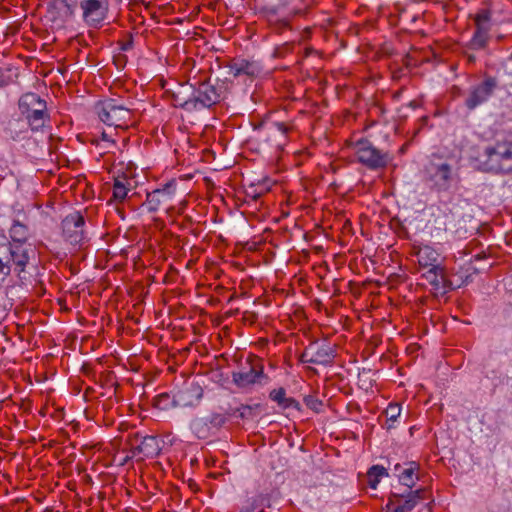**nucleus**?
Instances as JSON below:
<instances>
[{
	"label": "nucleus",
	"instance_id": "1",
	"mask_svg": "<svg viewBox=\"0 0 512 512\" xmlns=\"http://www.w3.org/2000/svg\"><path fill=\"white\" fill-rule=\"evenodd\" d=\"M480 165L483 171L508 175L512 174V138H504L485 147Z\"/></svg>",
	"mask_w": 512,
	"mask_h": 512
},
{
	"label": "nucleus",
	"instance_id": "2",
	"mask_svg": "<svg viewBox=\"0 0 512 512\" xmlns=\"http://www.w3.org/2000/svg\"><path fill=\"white\" fill-rule=\"evenodd\" d=\"M21 116L32 132L50 131V114L47 103L36 93H25L18 101Z\"/></svg>",
	"mask_w": 512,
	"mask_h": 512
},
{
	"label": "nucleus",
	"instance_id": "3",
	"mask_svg": "<svg viewBox=\"0 0 512 512\" xmlns=\"http://www.w3.org/2000/svg\"><path fill=\"white\" fill-rule=\"evenodd\" d=\"M191 95L180 103V107L187 110L210 108L223 98L224 87L212 85L209 82H199L198 86L190 85Z\"/></svg>",
	"mask_w": 512,
	"mask_h": 512
},
{
	"label": "nucleus",
	"instance_id": "4",
	"mask_svg": "<svg viewBox=\"0 0 512 512\" xmlns=\"http://www.w3.org/2000/svg\"><path fill=\"white\" fill-rule=\"evenodd\" d=\"M423 179L431 190L447 191L453 181L452 167L444 161H431L424 168Z\"/></svg>",
	"mask_w": 512,
	"mask_h": 512
},
{
	"label": "nucleus",
	"instance_id": "5",
	"mask_svg": "<svg viewBox=\"0 0 512 512\" xmlns=\"http://www.w3.org/2000/svg\"><path fill=\"white\" fill-rule=\"evenodd\" d=\"M95 110L100 120L109 126L122 128L127 126L130 120V110L113 98L98 102Z\"/></svg>",
	"mask_w": 512,
	"mask_h": 512
},
{
	"label": "nucleus",
	"instance_id": "6",
	"mask_svg": "<svg viewBox=\"0 0 512 512\" xmlns=\"http://www.w3.org/2000/svg\"><path fill=\"white\" fill-rule=\"evenodd\" d=\"M337 356L336 349L326 340H314L305 347L299 360L301 363L328 366Z\"/></svg>",
	"mask_w": 512,
	"mask_h": 512
},
{
	"label": "nucleus",
	"instance_id": "7",
	"mask_svg": "<svg viewBox=\"0 0 512 512\" xmlns=\"http://www.w3.org/2000/svg\"><path fill=\"white\" fill-rule=\"evenodd\" d=\"M228 417L223 413H211L206 416H198L191 420L190 430L198 439H208L215 436L225 425Z\"/></svg>",
	"mask_w": 512,
	"mask_h": 512
},
{
	"label": "nucleus",
	"instance_id": "8",
	"mask_svg": "<svg viewBox=\"0 0 512 512\" xmlns=\"http://www.w3.org/2000/svg\"><path fill=\"white\" fill-rule=\"evenodd\" d=\"M354 149L358 161L371 170L384 168L388 164V155L374 147L367 139L358 140Z\"/></svg>",
	"mask_w": 512,
	"mask_h": 512
},
{
	"label": "nucleus",
	"instance_id": "9",
	"mask_svg": "<svg viewBox=\"0 0 512 512\" xmlns=\"http://www.w3.org/2000/svg\"><path fill=\"white\" fill-rule=\"evenodd\" d=\"M83 21L93 28L99 27L107 18L109 0H79Z\"/></svg>",
	"mask_w": 512,
	"mask_h": 512
},
{
	"label": "nucleus",
	"instance_id": "10",
	"mask_svg": "<svg viewBox=\"0 0 512 512\" xmlns=\"http://www.w3.org/2000/svg\"><path fill=\"white\" fill-rule=\"evenodd\" d=\"M85 219L80 212H73L62 220V233L66 241L72 245H81L86 239Z\"/></svg>",
	"mask_w": 512,
	"mask_h": 512
},
{
	"label": "nucleus",
	"instance_id": "11",
	"mask_svg": "<svg viewBox=\"0 0 512 512\" xmlns=\"http://www.w3.org/2000/svg\"><path fill=\"white\" fill-rule=\"evenodd\" d=\"M176 180L172 179L164 184L161 188H157L147 193L146 201L143 204L147 211L154 213L162 206L169 205L176 193Z\"/></svg>",
	"mask_w": 512,
	"mask_h": 512
},
{
	"label": "nucleus",
	"instance_id": "12",
	"mask_svg": "<svg viewBox=\"0 0 512 512\" xmlns=\"http://www.w3.org/2000/svg\"><path fill=\"white\" fill-rule=\"evenodd\" d=\"M497 87V80L493 77H487L483 82L473 87L465 100V105L469 110H473L479 105L485 103L493 94Z\"/></svg>",
	"mask_w": 512,
	"mask_h": 512
},
{
	"label": "nucleus",
	"instance_id": "13",
	"mask_svg": "<svg viewBox=\"0 0 512 512\" xmlns=\"http://www.w3.org/2000/svg\"><path fill=\"white\" fill-rule=\"evenodd\" d=\"M0 242L3 248L7 249V261L11 266V263L15 264L19 272L25 270L27 263L29 262V252L31 248L25 245L12 244L8 241L5 235H0Z\"/></svg>",
	"mask_w": 512,
	"mask_h": 512
},
{
	"label": "nucleus",
	"instance_id": "14",
	"mask_svg": "<svg viewBox=\"0 0 512 512\" xmlns=\"http://www.w3.org/2000/svg\"><path fill=\"white\" fill-rule=\"evenodd\" d=\"M0 242L3 248L7 249V261L11 266V263L15 264L19 272L25 270L27 263L29 262V252L31 248L25 245L12 244L8 241L5 235H0Z\"/></svg>",
	"mask_w": 512,
	"mask_h": 512
},
{
	"label": "nucleus",
	"instance_id": "15",
	"mask_svg": "<svg viewBox=\"0 0 512 512\" xmlns=\"http://www.w3.org/2000/svg\"><path fill=\"white\" fill-rule=\"evenodd\" d=\"M160 443L161 441L156 436L147 435L142 437L140 443L132 447L131 456H127L125 461L138 455L143 456L141 459L158 456L161 451Z\"/></svg>",
	"mask_w": 512,
	"mask_h": 512
},
{
	"label": "nucleus",
	"instance_id": "16",
	"mask_svg": "<svg viewBox=\"0 0 512 512\" xmlns=\"http://www.w3.org/2000/svg\"><path fill=\"white\" fill-rule=\"evenodd\" d=\"M203 396V389L197 383H190L174 394V403L178 407L196 405Z\"/></svg>",
	"mask_w": 512,
	"mask_h": 512
},
{
	"label": "nucleus",
	"instance_id": "17",
	"mask_svg": "<svg viewBox=\"0 0 512 512\" xmlns=\"http://www.w3.org/2000/svg\"><path fill=\"white\" fill-rule=\"evenodd\" d=\"M233 382L240 388H246L255 383L267 382L268 377L263 373L262 369L257 370L254 366L248 364L246 371L241 370L232 373Z\"/></svg>",
	"mask_w": 512,
	"mask_h": 512
},
{
	"label": "nucleus",
	"instance_id": "18",
	"mask_svg": "<svg viewBox=\"0 0 512 512\" xmlns=\"http://www.w3.org/2000/svg\"><path fill=\"white\" fill-rule=\"evenodd\" d=\"M229 74L234 77L246 75L257 77L263 71L262 65L256 60L234 59L229 65Z\"/></svg>",
	"mask_w": 512,
	"mask_h": 512
},
{
	"label": "nucleus",
	"instance_id": "19",
	"mask_svg": "<svg viewBox=\"0 0 512 512\" xmlns=\"http://www.w3.org/2000/svg\"><path fill=\"white\" fill-rule=\"evenodd\" d=\"M424 494V489L409 490L403 492L402 494L392 493L393 498H405L404 502L401 505H398L392 512H411L418 504V502L425 498Z\"/></svg>",
	"mask_w": 512,
	"mask_h": 512
},
{
	"label": "nucleus",
	"instance_id": "20",
	"mask_svg": "<svg viewBox=\"0 0 512 512\" xmlns=\"http://www.w3.org/2000/svg\"><path fill=\"white\" fill-rule=\"evenodd\" d=\"M425 279L436 289L441 290L442 293L446 292V288L450 287V283L444 278V275L441 273L440 266H434L429 268L426 273L423 274Z\"/></svg>",
	"mask_w": 512,
	"mask_h": 512
},
{
	"label": "nucleus",
	"instance_id": "21",
	"mask_svg": "<svg viewBox=\"0 0 512 512\" xmlns=\"http://www.w3.org/2000/svg\"><path fill=\"white\" fill-rule=\"evenodd\" d=\"M418 262L423 267L432 268L434 266H439L437 264L439 259V253L432 248L431 246L424 245L418 248L417 251Z\"/></svg>",
	"mask_w": 512,
	"mask_h": 512
},
{
	"label": "nucleus",
	"instance_id": "22",
	"mask_svg": "<svg viewBox=\"0 0 512 512\" xmlns=\"http://www.w3.org/2000/svg\"><path fill=\"white\" fill-rule=\"evenodd\" d=\"M418 467V464L415 462H410L408 467L403 468L400 473L396 474L399 482L407 487V491L412 490L416 480H418V476L415 473L418 470Z\"/></svg>",
	"mask_w": 512,
	"mask_h": 512
},
{
	"label": "nucleus",
	"instance_id": "23",
	"mask_svg": "<svg viewBox=\"0 0 512 512\" xmlns=\"http://www.w3.org/2000/svg\"><path fill=\"white\" fill-rule=\"evenodd\" d=\"M489 31L487 27L479 26L476 28L467 47L471 50H481L487 46L489 40Z\"/></svg>",
	"mask_w": 512,
	"mask_h": 512
},
{
	"label": "nucleus",
	"instance_id": "24",
	"mask_svg": "<svg viewBox=\"0 0 512 512\" xmlns=\"http://www.w3.org/2000/svg\"><path fill=\"white\" fill-rule=\"evenodd\" d=\"M78 3L79 0H52L51 5L59 17L68 18L74 15Z\"/></svg>",
	"mask_w": 512,
	"mask_h": 512
},
{
	"label": "nucleus",
	"instance_id": "25",
	"mask_svg": "<svg viewBox=\"0 0 512 512\" xmlns=\"http://www.w3.org/2000/svg\"><path fill=\"white\" fill-rule=\"evenodd\" d=\"M12 244L25 245L28 239V228L18 220H14L9 230Z\"/></svg>",
	"mask_w": 512,
	"mask_h": 512
},
{
	"label": "nucleus",
	"instance_id": "26",
	"mask_svg": "<svg viewBox=\"0 0 512 512\" xmlns=\"http://www.w3.org/2000/svg\"><path fill=\"white\" fill-rule=\"evenodd\" d=\"M250 512H263L265 506H270V498L268 494L259 493L254 497L248 498L244 505Z\"/></svg>",
	"mask_w": 512,
	"mask_h": 512
},
{
	"label": "nucleus",
	"instance_id": "27",
	"mask_svg": "<svg viewBox=\"0 0 512 512\" xmlns=\"http://www.w3.org/2000/svg\"><path fill=\"white\" fill-rule=\"evenodd\" d=\"M367 475L369 486L373 489H376L380 482V478L383 476H388V472L383 466L373 465L371 468H369Z\"/></svg>",
	"mask_w": 512,
	"mask_h": 512
},
{
	"label": "nucleus",
	"instance_id": "28",
	"mask_svg": "<svg viewBox=\"0 0 512 512\" xmlns=\"http://www.w3.org/2000/svg\"><path fill=\"white\" fill-rule=\"evenodd\" d=\"M154 406L159 410H168L171 407H177L174 403V395L170 396L168 393L157 395L153 400Z\"/></svg>",
	"mask_w": 512,
	"mask_h": 512
},
{
	"label": "nucleus",
	"instance_id": "29",
	"mask_svg": "<svg viewBox=\"0 0 512 512\" xmlns=\"http://www.w3.org/2000/svg\"><path fill=\"white\" fill-rule=\"evenodd\" d=\"M17 77V73L13 68H0V88L9 85Z\"/></svg>",
	"mask_w": 512,
	"mask_h": 512
},
{
	"label": "nucleus",
	"instance_id": "30",
	"mask_svg": "<svg viewBox=\"0 0 512 512\" xmlns=\"http://www.w3.org/2000/svg\"><path fill=\"white\" fill-rule=\"evenodd\" d=\"M306 406L316 413H320L323 409V401L314 395H307L304 397Z\"/></svg>",
	"mask_w": 512,
	"mask_h": 512
},
{
	"label": "nucleus",
	"instance_id": "31",
	"mask_svg": "<svg viewBox=\"0 0 512 512\" xmlns=\"http://www.w3.org/2000/svg\"><path fill=\"white\" fill-rule=\"evenodd\" d=\"M490 19L491 14L488 10L480 11L475 17L476 28H478L479 26H483L487 27V29L490 30Z\"/></svg>",
	"mask_w": 512,
	"mask_h": 512
},
{
	"label": "nucleus",
	"instance_id": "32",
	"mask_svg": "<svg viewBox=\"0 0 512 512\" xmlns=\"http://www.w3.org/2000/svg\"><path fill=\"white\" fill-rule=\"evenodd\" d=\"M128 189L126 188L125 184L121 182L120 180H116L113 186V196L117 200H124L127 196Z\"/></svg>",
	"mask_w": 512,
	"mask_h": 512
},
{
	"label": "nucleus",
	"instance_id": "33",
	"mask_svg": "<svg viewBox=\"0 0 512 512\" xmlns=\"http://www.w3.org/2000/svg\"><path fill=\"white\" fill-rule=\"evenodd\" d=\"M267 190H268V187L264 186V184H260L258 186V188H254L253 186H251L246 191V197L250 198L252 201H256Z\"/></svg>",
	"mask_w": 512,
	"mask_h": 512
},
{
	"label": "nucleus",
	"instance_id": "34",
	"mask_svg": "<svg viewBox=\"0 0 512 512\" xmlns=\"http://www.w3.org/2000/svg\"><path fill=\"white\" fill-rule=\"evenodd\" d=\"M401 408L398 404H390L386 409V416L389 421H396L400 416Z\"/></svg>",
	"mask_w": 512,
	"mask_h": 512
},
{
	"label": "nucleus",
	"instance_id": "35",
	"mask_svg": "<svg viewBox=\"0 0 512 512\" xmlns=\"http://www.w3.org/2000/svg\"><path fill=\"white\" fill-rule=\"evenodd\" d=\"M270 398L277 402L278 405L281 407V405L283 404L285 398H286V391L284 388H279V389H274L273 391H271L270 393Z\"/></svg>",
	"mask_w": 512,
	"mask_h": 512
},
{
	"label": "nucleus",
	"instance_id": "36",
	"mask_svg": "<svg viewBox=\"0 0 512 512\" xmlns=\"http://www.w3.org/2000/svg\"><path fill=\"white\" fill-rule=\"evenodd\" d=\"M281 407L283 409H290V408H293V409H296L298 411L301 410V406H300V403L295 400L294 398H285L283 404L281 405Z\"/></svg>",
	"mask_w": 512,
	"mask_h": 512
},
{
	"label": "nucleus",
	"instance_id": "37",
	"mask_svg": "<svg viewBox=\"0 0 512 512\" xmlns=\"http://www.w3.org/2000/svg\"><path fill=\"white\" fill-rule=\"evenodd\" d=\"M236 412H239V417L246 418L252 413V408L250 406H242L238 408L233 415H236Z\"/></svg>",
	"mask_w": 512,
	"mask_h": 512
},
{
	"label": "nucleus",
	"instance_id": "38",
	"mask_svg": "<svg viewBox=\"0 0 512 512\" xmlns=\"http://www.w3.org/2000/svg\"><path fill=\"white\" fill-rule=\"evenodd\" d=\"M273 128H275L276 131H278L280 134L285 135L288 132V127L281 122H275L273 123Z\"/></svg>",
	"mask_w": 512,
	"mask_h": 512
},
{
	"label": "nucleus",
	"instance_id": "39",
	"mask_svg": "<svg viewBox=\"0 0 512 512\" xmlns=\"http://www.w3.org/2000/svg\"><path fill=\"white\" fill-rule=\"evenodd\" d=\"M131 48H132V40H128V41H127V42H125V43L122 45V47H121V49H122L123 51H128V50H130Z\"/></svg>",
	"mask_w": 512,
	"mask_h": 512
},
{
	"label": "nucleus",
	"instance_id": "40",
	"mask_svg": "<svg viewBox=\"0 0 512 512\" xmlns=\"http://www.w3.org/2000/svg\"><path fill=\"white\" fill-rule=\"evenodd\" d=\"M101 138H102L103 141L113 143V141L110 139L109 135L106 132L102 133Z\"/></svg>",
	"mask_w": 512,
	"mask_h": 512
},
{
	"label": "nucleus",
	"instance_id": "41",
	"mask_svg": "<svg viewBox=\"0 0 512 512\" xmlns=\"http://www.w3.org/2000/svg\"><path fill=\"white\" fill-rule=\"evenodd\" d=\"M391 497H393V496L391 495ZM393 503H394L393 499H392V498H390V499H389V502H388V503H387V505H386L387 512H392L390 509H391V506L393 505Z\"/></svg>",
	"mask_w": 512,
	"mask_h": 512
},
{
	"label": "nucleus",
	"instance_id": "42",
	"mask_svg": "<svg viewBox=\"0 0 512 512\" xmlns=\"http://www.w3.org/2000/svg\"><path fill=\"white\" fill-rule=\"evenodd\" d=\"M394 470H395V472H399L400 473L403 470V468L401 467L400 464H396L395 467H394Z\"/></svg>",
	"mask_w": 512,
	"mask_h": 512
},
{
	"label": "nucleus",
	"instance_id": "43",
	"mask_svg": "<svg viewBox=\"0 0 512 512\" xmlns=\"http://www.w3.org/2000/svg\"><path fill=\"white\" fill-rule=\"evenodd\" d=\"M470 277H471V274L466 275V278H465V280L462 283L463 284L469 283L471 281Z\"/></svg>",
	"mask_w": 512,
	"mask_h": 512
},
{
	"label": "nucleus",
	"instance_id": "44",
	"mask_svg": "<svg viewBox=\"0 0 512 512\" xmlns=\"http://www.w3.org/2000/svg\"><path fill=\"white\" fill-rule=\"evenodd\" d=\"M476 60V57L474 55H468V61L469 62H474Z\"/></svg>",
	"mask_w": 512,
	"mask_h": 512
},
{
	"label": "nucleus",
	"instance_id": "45",
	"mask_svg": "<svg viewBox=\"0 0 512 512\" xmlns=\"http://www.w3.org/2000/svg\"><path fill=\"white\" fill-rule=\"evenodd\" d=\"M484 258H485V255H482V254H477V255L475 256V259H476V260H480V259H484Z\"/></svg>",
	"mask_w": 512,
	"mask_h": 512
},
{
	"label": "nucleus",
	"instance_id": "46",
	"mask_svg": "<svg viewBox=\"0 0 512 512\" xmlns=\"http://www.w3.org/2000/svg\"><path fill=\"white\" fill-rule=\"evenodd\" d=\"M238 512H250L245 506H243Z\"/></svg>",
	"mask_w": 512,
	"mask_h": 512
},
{
	"label": "nucleus",
	"instance_id": "47",
	"mask_svg": "<svg viewBox=\"0 0 512 512\" xmlns=\"http://www.w3.org/2000/svg\"><path fill=\"white\" fill-rule=\"evenodd\" d=\"M471 269L473 270V272H472L473 274H475V273H479V271H480V270H479L478 268H476V267H471Z\"/></svg>",
	"mask_w": 512,
	"mask_h": 512
},
{
	"label": "nucleus",
	"instance_id": "48",
	"mask_svg": "<svg viewBox=\"0 0 512 512\" xmlns=\"http://www.w3.org/2000/svg\"><path fill=\"white\" fill-rule=\"evenodd\" d=\"M417 19H418V16L417 15H413L412 18H411V21L415 22V21H417Z\"/></svg>",
	"mask_w": 512,
	"mask_h": 512
},
{
	"label": "nucleus",
	"instance_id": "49",
	"mask_svg": "<svg viewBox=\"0 0 512 512\" xmlns=\"http://www.w3.org/2000/svg\"><path fill=\"white\" fill-rule=\"evenodd\" d=\"M271 12H272V13H276V9H275V8H272V9H271Z\"/></svg>",
	"mask_w": 512,
	"mask_h": 512
}]
</instances>
